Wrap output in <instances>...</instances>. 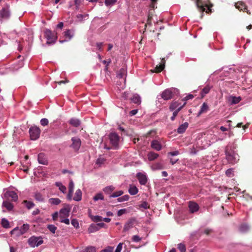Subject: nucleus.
Instances as JSON below:
<instances>
[{"mask_svg":"<svg viewBox=\"0 0 252 252\" xmlns=\"http://www.w3.org/2000/svg\"><path fill=\"white\" fill-rule=\"evenodd\" d=\"M225 155L228 161L231 164H234L239 160L238 155L234 150L229 149L228 147L226 148Z\"/></svg>","mask_w":252,"mask_h":252,"instance_id":"f257e3e1","label":"nucleus"},{"mask_svg":"<svg viewBox=\"0 0 252 252\" xmlns=\"http://www.w3.org/2000/svg\"><path fill=\"white\" fill-rule=\"evenodd\" d=\"M43 241L40 237L32 236L28 239V244L30 247L34 248L42 244Z\"/></svg>","mask_w":252,"mask_h":252,"instance_id":"f03ea898","label":"nucleus"},{"mask_svg":"<svg viewBox=\"0 0 252 252\" xmlns=\"http://www.w3.org/2000/svg\"><path fill=\"white\" fill-rule=\"evenodd\" d=\"M71 208V206L69 204H64L63 207L59 211V218L60 220L69 217Z\"/></svg>","mask_w":252,"mask_h":252,"instance_id":"7ed1b4c3","label":"nucleus"},{"mask_svg":"<svg viewBox=\"0 0 252 252\" xmlns=\"http://www.w3.org/2000/svg\"><path fill=\"white\" fill-rule=\"evenodd\" d=\"M45 36L47 40V44H54L57 38L56 34L52 32L50 30H46L45 31Z\"/></svg>","mask_w":252,"mask_h":252,"instance_id":"20e7f679","label":"nucleus"},{"mask_svg":"<svg viewBox=\"0 0 252 252\" xmlns=\"http://www.w3.org/2000/svg\"><path fill=\"white\" fill-rule=\"evenodd\" d=\"M29 133L31 139L32 140L37 139L40 134V129L37 126H32L30 128Z\"/></svg>","mask_w":252,"mask_h":252,"instance_id":"39448f33","label":"nucleus"},{"mask_svg":"<svg viewBox=\"0 0 252 252\" xmlns=\"http://www.w3.org/2000/svg\"><path fill=\"white\" fill-rule=\"evenodd\" d=\"M196 5L199 10L201 12L206 11V13L211 12V9L206 4L204 3L202 0H194Z\"/></svg>","mask_w":252,"mask_h":252,"instance_id":"423d86ee","label":"nucleus"},{"mask_svg":"<svg viewBox=\"0 0 252 252\" xmlns=\"http://www.w3.org/2000/svg\"><path fill=\"white\" fill-rule=\"evenodd\" d=\"M10 17V11L9 7L6 5L0 10V19L8 20Z\"/></svg>","mask_w":252,"mask_h":252,"instance_id":"0eeeda50","label":"nucleus"},{"mask_svg":"<svg viewBox=\"0 0 252 252\" xmlns=\"http://www.w3.org/2000/svg\"><path fill=\"white\" fill-rule=\"evenodd\" d=\"M1 197L3 199L11 198L13 201H16L18 200V195L13 191L6 190L3 194L1 195Z\"/></svg>","mask_w":252,"mask_h":252,"instance_id":"6e6552de","label":"nucleus"},{"mask_svg":"<svg viewBox=\"0 0 252 252\" xmlns=\"http://www.w3.org/2000/svg\"><path fill=\"white\" fill-rule=\"evenodd\" d=\"M109 139L111 143L114 146L115 148H117L118 146L120 137L115 132H112L109 134Z\"/></svg>","mask_w":252,"mask_h":252,"instance_id":"1a4fd4ad","label":"nucleus"},{"mask_svg":"<svg viewBox=\"0 0 252 252\" xmlns=\"http://www.w3.org/2000/svg\"><path fill=\"white\" fill-rule=\"evenodd\" d=\"M172 90V89H167L165 90L161 94V98L166 100L171 99L173 96Z\"/></svg>","mask_w":252,"mask_h":252,"instance_id":"9d476101","label":"nucleus"},{"mask_svg":"<svg viewBox=\"0 0 252 252\" xmlns=\"http://www.w3.org/2000/svg\"><path fill=\"white\" fill-rule=\"evenodd\" d=\"M136 177L141 185H145L147 182V177L145 173H138L136 174Z\"/></svg>","mask_w":252,"mask_h":252,"instance_id":"9b49d317","label":"nucleus"},{"mask_svg":"<svg viewBox=\"0 0 252 252\" xmlns=\"http://www.w3.org/2000/svg\"><path fill=\"white\" fill-rule=\"evenodd\" d=\"M72 143L71 147L75 151H78L81 146V140L79 138L72 137L71 138Z\"/></svg>","mask_w":252,"mask_h":252,"instance_id":"f8f14e48","label":"nucleus"},{"mask_svg":"<svg viewBox=\"0 0 252 252\" xmlns=\"http://www.w3.org/2000/svg\"><path fill=\"white\" fill-rule=\"evenodd\" d=\"M136 220L134 218L129 219L125 224L124 226V231H127L132 228Z\"/></svg>","mask_w":252,"mask_h":252,"instance_id":"ddd939ff","label":"nucleus"},{"mask_svg":"<svg viewBox=\"0 0 252 252\" xmlns=\"http://www.w3.org/2000/svg\"><path fill=\"white\" fill-rule=\"evenodd\" d=\"M189 208L191 213L196 212L199 209L198 205L193 201H189Z\"/></svg>","mask_w":252,"mask_h":252,"instance_id":"4468645a","label":"nucleus"},{"mask_svg":"<svg viewBox=\"0 0 252 252\" xmlns=\"http://www.w3.org/2000/svg\"><path fill=\"white\" fill-rule=\"evenodd\" d=\"M38 161L39 164L47 165L48 161L46 155L43 153H39L38 155Z\"/></svg>","mask_w":252,"mask_h":252,"instance_id":"2eb2a0df","label":"nucleus"},{"mask_svg":"<svg viewBox=\"0 0 252 252\" xmlns=\"http://www.w3.org/2000/svg\"><path fill=\"white\" fill-rule=\"evenodd\" d=\"M151 146L153 149L158 151H160L162 148L161 144L157 140H154L151 142Z\"/></svg>","mask_w":252,"mask_h":252,"instance_id":"dca6fc26","label":"nucleus"},{"mask_svg":"<svg viewBox=\"0 0 252 252\" xmlns=\"http://www.w3.org/2000/svg\"><path fill=\"white\" fill-rule=\"evenodd\" d=\"M241 100V98L239 97H236L233 96H230L228 97V100L229 103L231 105L236 104L238 103Z\"/></svg>","mask_w":252,"mask_h":252,"instance_id":"f3484780","label":"nucleus"},{"mask_svg":"<svg viewBox=\"0 0 252 252\" xmlns=\"http://www.w3.org/2000/svg\"><path fill=\"white\" fill-rule=\"evenodd\" d=\"M165 61L164 58L161 59V63L159 65H157L154 69L156 72H161L164 68Z\"/></svg>","mask_w":252,"mask_h":252,"instance_id":"a211bd4d","label":"nucleus"},{"mask_svg":"<svg viewBox=\"0 0 252 252\" xmlns=\"http://www.w3.org/2000/svg\"><path fill=\"white\" fill-rule=\"evenodd\" d=\"M34 199L38 202H43L45 201V198L43 195H42L40 192H36L34 194Z\"/></svg>","mask_w":252,"mask_h":252,"instance_id":"6ab92c4d","label":"nucleus"},{"mask_svg":"<svg viewBox=\"0 0 252 252\" xmlns=\"http://www.w3.org/2000/svg\"><path fill=\"white\" fill-rule=\"evenodd\" d=\"M64 35L65 37V38H68L67 40H60V42L61 43H63L65 41L69 40L71 39V38L73 36V33L70 30H67L64 32Z\"/></svg>","mask_w":252,"mask_h":252,"instance_id":"aec40b11","label":"nucleus"},{"mask_svg":"<svg viewBox=\"0 0 252 252\" xmlns=\"http://www.w3.org/2000/svg\"><path fill=\"white\" fill-rule=\"evenodd\" d=\"M138 192V189L137 188L133 185H130L129 189H128V192L130 194L132 195H134L136 194Z\"/></svg>","mask_w":252,"mask_h":252,"instance_id":"412c9836","label":"nucleus"},{"mask_svg":"<svg viewBox=\"0 0 252 252\" xmlns=\"http://www.w3.org/2000/svg\"><path fill=\"white\" fill-rule=\"evenodd\" d=\"M189 126V124L187 122H185L183 124H182L179 126V127L177 129V132L179 133H184L187 128H188Z\"/></svg>","mask_w":252,"mask_h":252,"instance_id":"4be33fe9","label":"nucleus"},{"mask_svg":"<svg viewBox=\"0 0 252 252\" xmlns=\"http://www.w3.org/2000/svg\"><path fill=\"white\" fill-rule=\"evenodd\" d=\"M115 188L113 186H108L103 189V191L106 194L110 195L115 190Z\"/></svg>","mask_w":252,"mask_h":252,"instance_id":"5701e85b","label":"nucleus"},{"mask_svg":"<svg viewBox=\"0 0 252 252\" xmlns=\"http://www.w3.org/2000/svg\"><path fill=\"white\" fill-rule=\"evenodd\" d=\"M98 230L97 224L96 223H92L89 227L88 232L89 233H92L96 232Z\"/></svg>","mask_w":252,"mask_h":252,"instance_id":"b1692460","label":"nucleus"},{"mask_svg":"<svg viewBox=\"0 0 252 252\" xmlns=\"http://www.w3.org/2000/svg\"><path fill=\"white\" fill-rule=\"evenodd\" d=\"M82 199V191L80 189H78L76 190L75 195L73 198V199L76 201H79Z\"/></svg>","mask_w":252,"mask_h":252,"instance_id":"393cba45","label":"nucleus"},{"mask_svg":"<svg viewBox=\"0 0 252 252\" xmlns=\"http://www.w3.org/2000/svg\"><path fill=\"white\" fill-rule=\"evenodd\" d=\"M22 204H24L29 210L35 206V204L33 202L28 200H24Z\"/></svg>","mask_w":252,"mask_h":252,"instance_id":"a878e982","label":"nucleus"},{"mask_svg":"<svg viewBox=\"0 0 252 252\" xmlns=\"http://www.w3.org/2000/svg\"><path fill=\"white\" fill-rule=\"evenodd\" d=\"M147 156L148 159L150 161H152L158 158V154L154 152H150L148 154Z\"/></svg>","mask_w":252,"mask_h":252,"instance_id":"bb28decb","label":"nucleus"},{"mask_svg":"<svg viewBox=\"0 0 252 252\" xmlns=\"http://www.w3.org/2000/svg\"><path fill=\"white\" fill-rule=\"evenodd\" d=\"M131 100L133 103L137 104H140L141 101L140 96L137 94H134Z\"/></svg>","mask_w":252,"mask_h":252,"instance_id":"cd10ccee","label":"nucleus"},{"mask_svg":"<svg viewBox=\"0 0 252 252\" xmlns=\"http://www.w3.org/2000/svg\"><path fill=\"white\" fill-rule=\"evenodd\" d=\"M2 207H5L8 211H11L13 208L12 204L7 201H4L2 203Z\"/></svg>","mask_w":252,"mask_h":252,"instance_id":"c85d7f7f","label":"nucleus"},{"mask_svg":"<svg viewBox=\"0 0 252 252\" xmlns=\"http://www.w3.org/2000/svg\"><path fill=\"white\" fill-rule=\"evenodd\" d=\"M48 202L51 205H58L61 202V200L58 198H51L48 200Z\"/></svg>","mask_w":252,"mask_h":252,"instance_id":"c756f323","label":"nucleus"},{"mask_svg":"<svg viewBox=\"0 0 252 252\" xmlns=\"http://www.w3.org/2000/svg\"><path fill=\"white\" fill-rule=\"evenodd\" d=\"M208 106L206 103H203L201 105L200 109L198 112V116L200 115L201 114L206 112L208 110Z\"/></svg>","mask_w":252,"mask_h":252,"instance_id":"7c9ffc66","label":"nucleus"},{"mask_svg":"<svg viewBox=\"0 0 252 252\" xmlns=\"http://www.w3.org/2000/svg\"><path fill=\"white\" fill-rule=\"evenodd\" d=\"M55 185L57 187L59 188V189L61 192H62L63 193L66 192V188L64 185L62 184V183L57 182H56Z\"/></svg>","mask_w":252,"mask_h":252,"instance_id":"2f4dec72","label":"nucleus"},{"mask_svg":"<svg viewBox=\"0 0 252 252\" xmlns=\"http://www.w3.org/2000/svg\"><path fill=\"white\" fill-rule=\"evenodd\" d=\"M181 106V104L178 101H174L171 104L169 108L171 111H173L177 109Z\"/></svg>","mask_w":252,"mask_h":252,"instance_id":"473e14b6","label":"nucleus"},{"mask_svg":"<svg viewBox=\"0 0 252 252\" xmlns=\"http://www.w3.org/2000/svg\"><path fill=\"white\" fill-rule=\"evenodd\" d=\"M186 104V102H184V104H183L182 106H180L177 109L175 110L173 113V115L171 117V120L172 121H174L175 119V117L178 115L179 112L182 109V108L184 106V105Z\"/></svg>","mask_w":252,"mask_h":252,"instance_id":"72a5a7b5","label":"nucleus"},{"mask_svg":"<svg viewBox=\"0 0 252 252\" xmlns=\"http://www.w3.org/2000/svg\"><path fill=\"white\" fill-rule=\"evenodd\" d=\"M235 7L236 8L240 10H247L244 3L243 2H238L235 4Z\"/></svg>","mask_w":252,"mask_h":252,"instance_id":"f704fd0d","label":"nucleus"},{"mask_svg":"<svg viewBox=\"0 0 252 252\" xmlns=\"http://www.w3.org/2000/svg\"><path fill=\"white\" fill-rule=\"evenodd\" d=\"M69 124L74 126L77 127L80 125V122L77 119L72 118L70 120Z\"/></svg>","mask_w":252,"mask_h":252,"instance_id":"c9c22d12","label":"nucleus"},{"mask_svg":"<svg viewBox=\"0 0 252 252\" xmlns=\"http://www.w3.org/2000/svg\"><path fill=\"white\" fill-rule=\"evenodd\" d=\"M77 252H96V251L94 247H88L84 249L79 250Z\"/></svg>","mask_w":252,"mask_h":252,"instance_id":"e433bc0d","label":"nucleus"},{"mask_svg":"<svg viewBox=\"0 0 252 252\" xmlns=\"http://www.w3.org/2000/svg\"><path fill=\"white\" fill-rule=\"evenodd\" d=\"M152 168L153 169V170H160V169H162L163 168V165L162 164V163H160V162H158V163H156L155 164H154V165H153V166H152Z\"/></svg>","mask_w":252,"mask_h":252,"instance_id":"4c0bfd02","label":"nucleus"},{"mask_svg":"<svg viewBox=\"0 0 252 252\" xmlns=\"http://www.w3.org/2000/svg\"><path fill=\"white\" fill-rule=\"evenodd\" d=\"M124 191L123 190H119L115 191L109 195L110 198L118 197L123 194Z\"/></svg>","mask_w":252,"mask_h":252,"instance_id":"58836bf2","label":"nucleus"},{"mask_svg":"<svg viewBox=\"0 0 252 252\" xmlns=\"http://www.w3.org/2000/svg\"><path fill=\"white\" fill-rule=\"evenodd\" d=\"M29 229V225L24 224L20 229L21 234H23L26 233Z\"/></svg>","mask_w":252,"mask_h":252,"instance_id":"ea45409f","label":"nucleus"},{"mask_svg":"<svg viewBox=\"0 0 252 252\" xmlns=\"http://www.w3.org/2000/svg\"><path fill=\"white\" fill-rule=\"evenodd\" d=\"M93 199L94 201H96L98 200H103L104 199V196L102 193H98L94 196Z\"/></svg>","mask_w":252,"mask_h":252,"instance_id":"a19ab883","label":"nucleus"},{"mask_svg":"<svg viewBox=\"0 0 252 252\" xmlns=\"http://www.w3.org/2000/svg\"><path fill=\"white\" fill-rule=\"evenodd\" d=\"M117 0H105L104 3L106 6H112L117 2Z\"/></svg>","mask_w":252,"mask_h":252,"instance_id":"79ce46f5","label":"nucleus"},{"mask_svg":"<svg viewBox=\"0 0 252 252\" xmlns=\"http://www.w3.org/2000/svg\"><path fill=\"white\" fill-rule=\"evenodd\" d=\"M1 225L3 227L5 228H8L9 227V221L5 218H3L1 220Z\"/></svg>","mask_w":252,"mask_h":252,"instance_id":"37998d69","label":"nucleus"},{"mask_svg":"<svg viewBox=\"0 0 252 252\" xmlns=\"http://www.w3.org/2000/svg\"><path fill=\"white\" fill-rule=\"evenodd\" d=\"M210 90V87L209 86L205 87L202 90L201 96L203 97L206 94H208Z\"/></svg>","mask_w":252,"mask_h":252,"instance_id":"c03bdc74","label":"nucleus"},{"mask_svg":"<svg viewBox=\"0 0 252 252\" xmlns=\"http://www.w3.org/2000/svg\"><path fill=\"white\" fill-rule=\"evenodd\" d=\"M91 219L94 222H98L102 220V217L100 216H91Z\"/></svg>","mask_w":252,"mask_h":252,"instance_id":"a18cd8bd","label":"nucleus"},{"mask_svg":"<svg viewBox=\"0 0 252 252\" xmlns=\"http://www.w3.org/2000/svg\"><path fill=\"white\" fill-rule=\"evenodd\" d=\"M129 198V196L128 195H125L122 197L118 198L117 200L119 202H122L126 201H127Z\"/></svg>","mask_w":252,"mask_h":252,"instance_id":"49530a36","label":"nucleus"},{"mask_svg":"<svg viewBox=\"0 0 252 252\" xmlns=\"http://www.w3.org/2000/svg\"><path fill=\"white\" fill-rule=\"evenodd\" d=\"M249 229V227L248 225L246 224H242L240 227V230L242 232H245L247 231Z\"/></svg>","mask_w":252,"mask_h":252,"instance_id":"de8ad7c7","label":"nucleus"},{"mask_svg":"<svg viewBox=\"0 0 252 252\" xmlns=\"http://www.w3.org/2000/svg\"><path fill=\"white\" fill-rule=\"evenodd\" d=\"M47 228L52 233H55L57 229V227L53 224H49L47 226Z\"/></svg>","mask_w":252,"mask_h":252,"instance_id":"09e8293b","label":"nucleus"},{"mask_svg":"<svg viewBox=\"0 0 252 252\" xmlns=\"http://www.w3.org/2000/svg\"><path fill=\"white\" fill-rule=\"evenodd\" d=\"M71 224L76 229L79 227V222L77 220L75 219H73L71 220Z\"/></svg>","mask_w":252,"mask_h":252,"instance_id":"8fccbe9b","label":"nucleus"},{"mask_svg":"<svg viewBox=\"0 0 252 252\" xmlns=\"http://www.w3.org/2000/svg\"><path fill=\"white\" fill-rule=\"evenodd\" d=\"M178 248L181 251V252H185L186 251V246L183 243L179 244L178 245Z\"/></svg>","mask_w":252,"mask_h":252,"instance_id":"3c124183","label":"nucleus"},{"mask_svg":"<svg viewBox=\"0 0 252 252\" xmlns=\"http://www.w3.org/2000/svg\"><path fill=\"white\" fill-rule=\"evenodd\" d=\"M74 186V185L73 181L70 180L68 185V190H70V192H73Z\"/></svg>","mask_w":252,"mask_h":252,"instance_id":"603ef678","label":"nucleus"},{"mask_svg":"<svg viewBox=\"0 0 252 252\" xmlns=\"http://www.w3.org/2000/svg\"><path fill=\"white\" fill-rule=\"evenodd\" d=\"M214 140H213L212 143H215L219 141H222L224 139L225 137H217L215 135H213Z\"/></svg>","mask_w":252,"mask_h":252,"instance_id":"864d4df0","label":"nucleus"},{"mask_svg":"<svg viewBox=\"0 0 252 252\" xmlns=\"http://www.w3.org/2000/svg\"><path fill=\"white\" fill-rule=\"evenodd\" d=\"M114 248L113 247H107L106 249L101 251L100 252H113Z\"/></svg>","mask_w":252,"mask_h":252,"instance_id":"5fc2aeb1","label":"nucleus"},{"mask_svg":"<svg viewBox=\"0 0 252 252\" xmlns=\"http://www.w3.org/2000/svg\"><path fill=\"white\" fill-rule=\"evenodd\" d=\"M49 121L47 119L43 118L40 120V124L43 126H46L48 125Z\"/></svg>","mask_w":252,"mask_h":252,"instance_id":"6e6d98bb","label":"nucleus"},{"mask_svg":"<svg viewBox=\"0 0 252 252\" xmlns=\"http://www.w3.org/2000/svg\"><path fill=\"white\" fill-rule=\"evenodd\" d=\"M126 213V209H122L119 210L117 212V215L119 217L122 216L123 215Z\"/></svg>","mask_w":252,"mask_h":252,"instance_id":"4d7b16f0","label":"nucleus"},{"mask_svg":"<svg viewBox=\"0 0 252 252\" xmlns=\"http://www.w3.org/2000/svg\"><path fill=\"white\" fill-rule=\"evenodd\" d=\"M141 238L136 235L133 236L132 237V240L134 242H138L141 240Z\"/></svg>","mask_w":252,"mask_h":252,"instance_id":"13d9d810","label":"nucleus"},{"mask_svg":"<svg viewBox=\"0 0 252 252\" xmlns=\"http://www.w3.org/2000/svg\"><path fill=\"white\" fill-rule=\"evenodd\" d=\"M125 70L124 69H121L119 72L117 74V77L120 78H122L124 77V74H125Z\"/></svg>","mask_w":252,"mask_h":252,"instance_id":"bf43d9fd","label":"nucleus"},{"mask_svg":"<svg viewBox=\"0 0 252 252\" xmlns=\"http://www.w3.org/2000/svg\"><path fill=\"white\" fill-rule=\"evenodd\" d=\"M233 169L230 168V169H227L225 173H226V175L228 177H231L232 176V175H233Z\"/></svg>","mask_w":252,"mask_h":252,"instance_id":"052dcab7","label":"nucleus"},{"mask_svg":"<svg viewBox=\"0 0 252 252\" xmlns=\"http://www.w3.org/2000/svg\"><path fill=\"white\" fill-rule=\"evenodd\" d=\"M198 151V150H197L194 146H193L192 148H190L189 153L191 155H195L197 154Z\"/></svg>","mask_w":252,"mask_h":252,"instance_id":"680f3d73","label":"nucleus"},{"mask_svg":"<svg viewBox=\"0 0 252 252\" xmlns=\"http://www.w3.org/2000/svg\"><path fill=\"white\" fill-rule=\"evenodd\" d=\"M60 221L61 222L64 223L67 225H68L70 223L69 220L67 218L62 219L60 220Z\"/></svg>","mask_w":252,"mask_h":252,"instance_id":"e2e57ef3","label":"nucleus"},{"mask_svg":"<svg viewBox=\"0 0 252 252\" xmlns=\"http://www.w3.org/2000/svg\"><path fill=\"white\" fill-rule=\"evenodd\" d=\"M59 217V212H56L52 214V219L54 221L57 220L58 218Z\"/></svg>","mask_w":252,"mask_h":252,"instance_id":"0e129e2a","label":"nucleus"},{"mask_svg":"<svg viewBox=\"0 0 252 252\" xmlns=\"http://www.w3.org/2000/svg\"><path fill=\"white\" fill-rule=\"evenodd\" d=\"M123 243H120L117 246L115 252H121L122 249Z\"/></svg>","mask_w":252,"mask_h":252,"instance_id":"69168bd1","label":"nucleus"},{"mask_svg":"<svg viewBox=\"0 0 252 252\" xmlns=\"http://www.w3.org/2000/svg\"><path fill=\"white\" fill-rule=\"evenodd\" d=\"M80 3H81V0H74V4L75 5L76 10L79 9Z\"/></svg>","mask_w":252,"mask_h":252,"instance_id":"338daca9","label":"nucleus"},{"mask_svg":"<svg viewBox=\"0 0 252 252\" xmlns=\"http://www.w3.org/2000/svg\"><path fill=\"white\" fill-rule=\"evenodd\" d=\"M179 154V152L178 151H173V152H169L168 153V155L169 156H177Z\"/></svg>","mask_w":252,"mask_h":252,"instance_id":"774afa93","label":"nucleus"}]
</instances>
